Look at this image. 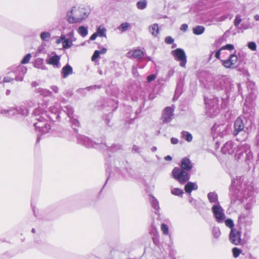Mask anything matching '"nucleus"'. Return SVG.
Instances as JSON below:
<instances>
[{
  "label": "nucleus",
  "mask_w": 259,
  "mask_h": 259,
  "mask_svg": "<svg viewBox=\"0 0 259 259\" xmlns=\"http://www.w3.org/2000/svg\"><path fill=\"white\" fill-rule=\"evenodd\" d=\"M72 42V39L65 38L63 42V48L64 49L70 48L73 45Z\"/></svg>",
  "instance_id": "nucleus-31"
},
{
  "label": "nucleus",
  "mask_w": 259,
  "mask_h": 259,
  "mask_svg": "<svg viewBox=\"0 0 259 259\" xmlns=\"http://www.w3.org/2000/svg\"><path fill=\"white\" fill-rule=\"evenodd\" d=\"M238 29H246L248 28V26L247 25H245V24H242L241 25V26L240 28H238Z\"/></svg>",
  "instance_id": "nucleus-56"
},
{
  "label": "nucleus",
  "mask_w": 259,
  "mask_h": 259,
  "mask_svg": "<svg viewBox=\"0 0 259 259\" xmlns=\"http://www.w3.org/2000/svg\"><path fill=\"white\" fill-rule=\"evenodd\" d=\"M244 128V125L241 118H238L234 123V134L237 135L239 132L242 131Z\"/></svg>",
  "instance_id": "nucleus-12"
},
{
  "label": "nucleus",
  "mask_w": 259,
  "mask_h": 259,
  "mask_svg": "<svg viewBox=\"0 0 259 259\" xmlns=\"http://www.w3.org/2000/svg\"><path fill=\"white\" fill-rule=\"evenodd\" d=\"M34 66L38 69H45L46 67L44 64V60L41 58H37L34 63Z\"/></svg>",
  "instance_id": "nucleus-21"
},
{
  "label": "nucleus",
  "mask_w": 259,
  "mask_h": 259,
  "mask_svg": "<svg viewBox=\"0 0 259 259\" xmlns=\"http://www.w3.org/2000/svg\"><path fill=\"white\" fill-rule=\"evenodd\" d=\"M170 142L172 144L175 145L178 143L179 140L176 138H171L170 139Z\"/></svg>",
  "instance_id": "nucleus-54"
},
{
  "label": "nucleus",
  "mask_w": 259,
  "mask_h": 259,
  "mask_svg": "<svg viewBox=\"0 0 259 259\" xmlns=\"http://www.w3.org/2000/svg\"><path fill=\"white\" fill-rule=\"evenodd\" d=\"M231 242L234 245H238L241 241V233L235 229H232L231 230L229 235Z\"/></svg>",
  "instance_id": "nucleus-10"
},
{
  "label": "nucleus",
  "mask_w": 259,
  "mask_h": 259,
  "mask_svg": "<svg viewBox=\"0 0 259 259\" xmlns=\"http://www.w3.org/2000/svg\"><path fill=\"white\" fill-rule=\"evenodd\" d=\"M205 30L203 26H197L193 28V32L195 35H200L202 34Z\"/></svg>",
  "instance_id": "nucleus-29"
},
{
  "label": "nucleus",
  "mask_w": 259,
  "mask_h": 259,
  "mask_svg": "<svg viewBox=\"0 0 259 259\" xmlns=\"http://www.w3.org/2000/svg\"><path fill=\"white\" fill-rule=\"evenodd\" d=\"M223 51L222 50L221 48L215 53V57L218 59H220V56L222 53H223Z\"/></svg>",
  "instance_id": "nucleus-48"
},
{
  "label": "nucleus",
  "mask_w": 259,
  "mask_h": 259,
  "mask_svg": "<svg viewBox=\"0 0 259 259\" xmlns=\"http://www.w3.org/2000/svg\"><path fill=\"white\" fill-rule=\"evenodd\" d=\"M212 234H213V236L216 238H219L220 235H221V231L219 229V227H215L213 228L212 229Z\"/></svg>",
  "instance_id": "nucleus-37"
},
{
  "label": "nucleus",
  "mask_w": 259,
  "mask_h": 259,
  "mask_svg": "<svg viewBox=\"0 0 259 259\" xmlns=\"http://www.w3.org/2000/svg\"><path fill=\"white\" fill-rule=\"evenodd\" d=\"M181 169L185 170H190L192 167V164L189 159L185 157L181 160Z\"/></svg>",
  "instance_id": "nucleus-14"
},
{
  "label": "nucleus",
  "mask_w": 259,
  "mask_h": 259,
  "mask_svg": "<svg viewBox=\"0 0 259 259\" xmlns=\"http://www.w3.org/2000/svg\"><path fill=\"white\" fill-rule=\"evenodd\" d=\"M171 193L172 195H176V196H181L182 195L184 192L183 191L179 188H172L170 190Z\"/></svg>",
  "instance_id": "nucleus-35"
},
{
  "label": "nucleus",
  "mask_w": 259,
  "mask_h": 259,
  "mask_svg": "<svg viewBox=\"0 0 259 259\" xmlns=\"http://www.w3.org/2000/svg\"><path fill=\"white\" fill-rule=\"evenodd\" d=\"M52 89L55 93H57L58 91V88L56 86L52 87Z\"/></svg>",
  "instance_id": "nucleus-57"
},
{
  "label": "nucleus",
  "mask_w": 259,
  "mask_h": 259,
  "mask_svg": "<svg viewBox=\"0 0 259 259\" xmlns=\"http://www.w3.org/2000/svg\"><path fill=\"white\" fill-rule=\"evenodd\" d=\"M60 106L58 103H56L53 107H50V111L52 113L57 114L56 117L58 118L59 114Z\"/></svg>",
  "instance_id": "nucleus-34"
},
{
  "label": "nucleus",
  "mask_w": 259,
  "mask_h": 259,
  "mask_svg": "<svg viewBox=\"0 0 259 259\" xmlns=\"http://www.w3.org/2000/svg\"><path fill=\"white\" fill-rule=\"evenodd\" d=\"M207 197L210 203H214V204H219L218 195L215 192L209 193L207 195Z\"/></svg>",
  "instance_id": "nucleus-18"
},
{
  "label": "nucleus",
  "mask_w": 259,
  "mask_h": 259,
  "mask_svg": "<svg viewBox=\"0 0 259 259\" xmlns=\"http://www.w3.org/2000/svg\"><path fill=\"white\" fill-rule=\"evenodd\" d=\"M65 37L66 36L65 35H64V34L61 35L60 36V37L56 40V44H59L61 43L63 44V42L64 41Z\"/></svg>",
  "instance_id": "nucleus-46"
},
{
  "label": "nucleus",
  "mask_w": 259,
  "mask_h": 259,
  "mask_svg": "<svg viewBox=\"0 0 259 259\" xmlns=\"http://www.w3.org/2000/svg\"><path fill=\"white\" fill-rule=\"evenodd\" d=\"M204 101L206 105L207 114L211 117L216 116L220 111L218 108V99L215 98L211 99L205 98Z\"/></svg>",
  "instance_id": "nucleus-2"
},
{
  "label": "nucleus",
  "mask_w": 259,
  "mask_h": 259,
  "mask_svg": "<svg viewBox=\"0 0 259 259\" xmlns=\"http://www.w3.org/2000/svg\"><path fill=\"white\" fill-rule=\"evenodd\" d=\"M15 108L11 107L8 109L2 110L1 111V113L7 116L11 117L15 114Z\"/></svg>",
  "instance_id": "nucleus-24"
},
{
  "label": "nucleus",
  "mask_w": 259,
  "mask_h": 259,
  "mask_svg": "<svg viewBox=\"0 0 259 259\" xmlns=\"http://www.w3.org/2000/svg\"><path fill=\"white\" fill-rule=\"evenodd\" d=\"M248 47L251 51H255L256 50V45L255 42L251 41L248 44Z\"/></svg>",
  "instance_id": "nucleus-45"
},
{
  "label": "nucleus",
  "mask_w": 259,
  "mask_h": 259,
  "mask_svg": "<svg viewBox=\"0 0 259 259\" xmlns=\"http://www.w3.org/2000/svg\"><path fill=\"white\" fill-rule=\"evenodd\" d=\"M225 129V127H224V125H218V126L215 125L212 128V130L214 131L215 132H216L217 133L221 132V131H222V132H221L223 133Z\"/></svg>",
  "instance_id": "nucleus-40"
},
{
  "label": "nucleus",
  "mask_w": 259,
  "mask_h": 259,
  "mask_svg": "<svg viewBox=\"0 0 259 259\" xmlns=\"http://www.w3.org/2000/svg\"><path fill=\"white\" fill-rule=\"evenodd\" d=\"M50 129L51 127L49 124H45V126H44L43 128H41V131L38 132L41 134H44L48 132Z\"/></svg>",
  "instance_id": "nucleus-44"
},
{
  "label": "nucleus",
  "mask_w": 259,
  "mask_h": 259,
  "mask_svg": "<svg viewBox=\"0 0 259 259\" xmlns=\"http://www.w3.org/2000/svg\"><path fill=\"white\" fill-rule=\"evenodd\" d=\"M175 46H176V45H173V46H172V48H174V47H175Z\"/></svg>",
  "instance_id": "nucleus-64"
},
{
  "label": "nucleus",
  "mask_w": 259,
  "mask_h": 259,
  "mask_svg": "<svg viewBox=\"0 0 259 259\" xmlns=\"http://www.w3.org/2000/svg\"><path fill=\"white\" fill-rule=\"evenodd\" d=\"M130 26L131 25L129 23H122L117 27V29L121 32H123L126 31L130 27Z\"/></svg>",
  "instance_id": "nucleus-30"
},
{
  "label": "nucleus",
  "mask_w": 259,
  "mask_h": 259,
  "mask_svg": "<svg viewBox=\"0 0 259 259\" xmlns=\"http://www.w3.org/2000/svg\"><path fill=\"white\" fill-rule=\"evenodd\" d=\"M156 149H156V147H153V148H152V150L153 151H155L156 150Z\"/></svg>",
  "instance_id": "nucleus-63"
},
{
  "label": "nucleus",
  "mask_w": 259,
  "mask_h": 259,
  "mask_svg": "<svg viewBox=\"0 0 259 259\" xmlns=\"http://www.w3.org/2000/svg\"><path fill=\"white\" fill-rule=\"evenodd\" d=\"M225 223L226 226L231 228V229H234V223L232 220L228 219L225 220Z\"/></svg>",
  "instance_id": "nucleus-39"
},
{
  "label": "nucleus",
  "mask_w": 259,
  "mask_h": 259,
  "mask_svg": "<svg viewBox=\"0 0 259 259\" xmlns=\"http://www.w3.org/2000/svg\"><path fill=\"white\" fill-rule=\"evenodd\" d=\"M254 19L256 21H259V15H257V14H256L255 15H254Z\"/></svg>",
  "instance_id": "nucleus-60"
},
{
  "label": "nucleus",
  "mask_w": 259,
  "mask_h": 259,
  "mask_svg": "<svg viewBox=\"0 0 259 259\" xmlns=\"http://www.w3.org/2000/svg\"><path fill=\"white\" fill-rule=\"evenodd\" d=\"M77 31L82 37H84L88 33V27L84 26H80L78 28Z\"/></svg>",
  "instance_id": "nucleus-25"
},
{
  "label": "nucleus",
  "mask_w": 259,
  "mask_h": 259,
  "mask_svg": "<svg viewBox=\"0 0 259 259\" xmlns=\"http://www.w3.org/2000/svg\"><path fill=\"white\" fill-rule=\"evenodd\" d=\"M144 56V52L140 49H136L130 51L127 54V56L135 59H140Z\"/></svg>",
  "instance_id": "nucleus-13"
},
{
  "label": "nucleus",
  "mask_w": 259,
  "mask_h": 259,
  "mask_svg": "<svg viewBox=\"0 0 259 259\" xmlns=\"http://www.w3.org/2000/svg\"><path fill=\"white\" fill-rule=\"evenodd\" d=\"M213 213L219 223H221L225 218L224 210L219 204H214L212 207Z\"/></svg>",
  "instance_id": "nucleus-7"
},
{
  "label": "nucleus",
  "mask_w": 259,
  "mask_h": 259,
  "mask_svg": "<svg viewBox=\"0 0 259 259\" xmlns=\"http://www.w3.org/2000/svg\"><path fill=\"white\" fill-rule=\"evenodd\" d=\"M242 20L241 18L239 15H237L235 17L234 24L236 27H238L239 24L241 23Z\"/></svg>",
  "instance_id": "nucleus-41"
},
{
  "label": "nucleus",
  "mask_w": 259,
  "mask_h": 259,
  "mask_svg": "<svg viewBox=\"0 0 259 259\" xmlns=\"http://www.w3.org/2000/svg\"><path fill=\"white\" fill-rule=\"evenodd\" d=\"M197 186L193 182H189L185 187V190L188 193H191L193 190H196Z\"/></svg>",
  "instance_id": "nucleus-20"
},
{
  "label": "nucleus",
  "mask_w": 259,
  "mask_h": 259,
  "mask_svg": "<svg viewBox=\"0 0 259 259\" xmlns=\"http://www.w3.org/2000/svg\"><path fill=\"white\" fill-rule=\"evenodd\" d=\"M181 136L182 138L185 139L188 142H190L192 141V135L188 132L182 131L181 133Z\"/></svg>",
  "instance_id": "nucleus-26"
},
{
  "label": "nucleus",
  "mask_w": 259,
  "mask_h": 259,
  "mask_svg": "<svg viewBox=\"0 0 259 259\" xmlns=\"http://www.w3.org/2000/svg\"><path fill=\"white\" fill-rule=\"evenodd\" d=\"M107 52V49L106 48H102L101 50H96L93 55L92 57V61L95 62L96 60L99 58L100 55L105 54Z\"/></svg>",
  "instance_id": "nucleus-19"
},
{
  "label": "nucleus",
  "mask_w": 259,
  "mask_h": 259,
  "mask_svg": "<svg viewBox=\"0 0 259 259\" xmlns=\"http://www.w3.org/2000/svg\"><path fill=\"white\" fill-rule=\"evenodd\" d=\"M31 58V55L30 54H27L26 56H24L23 59L22 60L21 62V64H25L28 63Z\"/></svg>",
  "instance_id": "nucleus-38"
},
{
  "label": "nucleus",
  "mask_w": 259,
  "mask_h": 259,
  "mask_svg": "<svg viewBox=\"0 0 259 259\" xmlns=\"http://www.w3.org/2000/svg\"><path fill=\"white\" fill-rule=\"evenodd\" d=\"M222 50H223V51L225 50H229V51H232L234 49V47L233 45L231 44H228L226 46H223L221 47Z\"/></svg>",
  "instance_id": "nucleus-43"
},
{
  "label": "nucleus",
  "mask_w": 259,
  "mask_h": 259,
  "mask_svg": "<svg viewBox=\"0 0 259 259\" xmlns=\"http://www.w3.org/2000/svg\"><path fill=\"white\" fill-rule=\"evenodd\" d=\"M64 109H63L64 111L65 112L68 116L71 119L72 118V115L73 112V109L72 107L70 105H67L66 106L64 107Z\"/></svg>",
  "instance_id": "nucleus-32"
},
{
  "label": "nucleus",
  "mask_w": 259,
  "mask_h": 259,
  "mask_svg": "<svg viewBox=\"0 0 259 259\" xmlns=\"http://www.w3.org/2000/svg\"><path fill=\"white\" fill-rule=\"evenodd\" d=\"M232 252H233L234 257L235 258H237V257L239 256V255L241 253V251L238 248L234 247L232 249Z\"/></svg>",
  "instance_id": "nucleus-42"
},
{
  "label": "nucleus",
  "mask_w": 259,
  "mask_h": 259,
  "mask_svg": "<svg viewBox=\"0 0 259 259\" xmlns=\"http://www.w3.org/2000/svg\"><path fill=\"white\" fill-rule=\"evenodd\" d=\"M147 2L146 0H141L137 2V7L138 9L144 10L147 7Z\"/></svg>",
  "instance_id": "nucleus-33"
},
{
  "label": "nucleus",
  "mask_w": 259,
  "mask_h": 259,
  "mask_svg": "<svg viewBox=\"0 0 259 259\" xmlns=\"http://www.w3.org/2000/svg\"><path fill=\"white\" fill-rule=\"evenodd\" d=\"M67 36L68 37H69V39H72L73 41H75V38L74 37V32L73 31H71L70 32H69L68 34H67Z\"/></svg>",
  "instance_id": "nucleus-51"
},
{
  "label": "nucleus",
  "mask_w": 259,
  "mask_h": 259,
  "mask_svg": "<svg viewBox=\"0 0 259 259\" xmlns=\"http://www.w3.org/2000/svg\"><path fill=\"white\" fill-rule=\"evenodd\" d=\"M236 200L233 198H231V203H235Z\"/></svg>",
  "instance_id": "nucleus-62"
},
{
  "label": "nucleus",
  "mask_w": 259,
  "mask_h": 259,
  "mask_svg": "<svg viewBox=\"0 0 259 259\" xmlns=\"http://www.w3.org/2000/svg\"><path fill=\"white\" fill-rule=\"evenodd\" d=\"M90 11L82 6H74L67 12V20L69 23H80L87 19Z\"/></svg>",
  "instance_id": "nucleus-1"
},
{
  "label": "nucleus",
  "mask_w": 259,
  "mask_h": 259,
  "mask_svg": "<svg viewBox=\"0 0 259 259\" xmlns=\"http://www.w3.org/2000/svg\"><path fill=\"white\" fill-rule=\"evenodd\" d=\"M132 72L133 74L135 77H137L139 75V74L137 71V68L135 66L133 67Z\"/></svg>",
  "instance_id": "nucleus-52"
},
{
  "label": "nucleus",
  "mask_w": 259,
  "mask_h": 259,
  "mask_svg": "<svg viewBox=\"0 0 259 259\" xmlns=\"http://www.w3.org/2000/svg\"><path fill=\"white\" fill-rule=\"evenodd\" d=\"M174 41V39L170 36H167L165 38V42L167 44H171L173 43Z\"/></svg>",
  "instance_id": "nucleus-47"
},
{
  "label": "nucleus",
  "mask_w": 259,
  "mask_h": 259,
  "mask_svg": "<svg viewBox=\"0 0 259 259\" xmlns=\"http://www.w3.org/2000/svg\"><path fill=\"white\" fill-rule=\"evenodd\" d=\"M171 53L177 61L180 62V66L185 67L187 62V58L184 51L182 49H177L172 51Z\"/></svg>",
  "instance_id": "nucleus-5"
},
{
  "label": "nucleus",
  "mask_w": 259,
  "mask_h": 259,
  "mask_svg": "<svg viewBox=\"0 0 259 259\" xmlns=\"http://www.w3.org/2000/svg\"><path fill=\"white\" fill-rule=\"evenodd\" d=\"M160 228L164 235H168L169 234L168 227L167 225L163 223L161 224Z\"/></svg>",
  "instance_id": "nucleus-36"
},
{
  "label": "nucleus",
  "mask_w": 259,
  "mask_h": 259,
  "mask_svg": "<svg viewBox=\"0 0 259 259\" xmlns=\"http://www.w3.org/2000/svg\"><path fill=\"white\" fill-rule=\"evenodd\" d=\"M164 159L165 160L170 161L172 160V157L169 155H167L164 157Z\"/></svg>",
  "instance_id": "nucleus-58"
},
{
  "label": "nucleus",
  "mask_w": 259,
  "mask_h": 259,
  "mask_svg": "<svg viewBox=\"0 0 259 259\" xmlns=\"http://www.w3.org/2000/svg\"><path fill=\"white\" fill-rule=\"evenodd\" d=\"M97 87L96 85H94V86H92V87H90L88 88L89 90H91V89H97Z\"/></svg>",
  "instance_id": "nucleus-61"
},
{
  "label": "nucleus",
  "mask_w": 259,
  "mask_h": 259,
  "mask_svg": "<svg viewBox=\"0 0 259 259\" xmlns=\"http://www.w3.org/2000/svg\"><path fill=\"white\" fill-rule=\"evenodd\" d=\"M73 72L72 68L68 64L64 66L62 69V74L64 78L71 74Z\"/></svg>",
  "instance_id": "nucleus-16"
},
{
  "label": "nucleus",
  "mask_w": 259,
  "mask_h": 259,
  "mask_svg": "<svg viewBox=\"0 0 259 259\" xmlns=\"http://www.w3.org/2000/svg\"><path fill=\"white\" fill-rule=\"evenodd\" d=\"M37 122L34 123V126L36 130L38 132L41 131V128H43L45 126V124H47L44 118H37Z\"/></svg>",
  "instance_id": "nucleus-17"
},
{
  "label": "nucleus",
  "mask_w": 259,
  "mask_h": 259,
  "mask_svg": "<svg viewBox=\"0 0 259 259\" xmlns=\"http://www.w3.org/2000/svg\"><path fill=\"white\" fill-rule=\"evenodd\" d=\"M188 25L186 24H183L181 26L180 30L183 32H186L188 29Z\"/></svg>",
  "instance_id": "nucleus-50"
},
{
  "label": "nucleus",
  "mask_w": 259,
  "mask_h": 259,
  "mask_svg": "<svg viewBox=\"0 0 259 259\" xmlns=\"http://www.w3.org/2000/svg\"><path fill=\"white\" fill-rule=\"evenodd\" d=\"M222 62L223 65L226 68H236L239 65L238 57L234 54L230 55L229 59L222 60Z\"/></svg>",
  "instance_id": "nucleus-6"
},
{
  "label": "nucleus",
  "mask_w": 259,
  "mask_h": 259,
  "mask_svg": "<svg viewBox=\"0 0 259 259\" xmlns=\"http://www.w3.org/2000/svg\"><path fill=\"white\" fill-rule=\"evenodd\" d=\"M84 145H85V146H87L88 147H91L93 146L91 142H88V143L87 144L84 143Z\"/></svg>",
  "instance_id": "nucleus-59"
},
{
  "label": "nucleus",
  "mask_w": 259,
  "mask_h": 259,
  "mask_svg": "<svg viewBox=\"0 0 259 259\" xmlns=\"http://www.w3.org/2000/svg\"><path fill=\"white\" fill-rule=\"evenodd\" d=\"M17 70L21 71V73L20 75H16L15 74V77H13L12 76V74H14V73H9L8 75L4 77L3 81H14V80L15 81H22L23 79V75L26 72V68L22 66H19L18 67Z\"/></svg>",
  "instance_id": "nucleus-8"
},
{
  "label": "nucleus",
  "mask_w": 259,
  "mask_h": 259,
  "mask_svg": "<svg viewBox=\"0 0 259 259\" xmlns=\"http://www.w3.org/2000/svg\"><path fill=\"white\" fill-rule=\"evenodd\" d=\"M60 57L54 54L47 60V62L48 64L53 65L54 67L59 68L60 67Z\"/></svg>",
  "instance_id": "nucleus-11"
},
{
  "label": "nucleus",
  "mask_w": 259,
  "mask_h": 259,
  "mask_svg": "<svg viewBox=\"0 0 259 259\" xmlns=\"http://www.w3.org/2000/svg\"><path fill=\"white\" fill-rule=\"evenodd\" d=\"M97 36H98V34H97L96 32H95L91 36L90 39L91 40H94L96 39Z\"/></svg>",
  "instance_id": "nucleus-55"
},
{
  "label": "nucleus",
  "mask_w": 259,
  "mask_h": 259,
  "mask_svg": "<svg viewBox=\"0 0 259 259\" xmlns=\"http://www.w3.org/2000/svg\"><path fill=\"white\" fill-rule=\"evenodd\" d=\"M39 92L40 94L44 96H48L50 94V92L45 89H41L40 91H39Z\"/></svg>",
  "instance_id": "nucleus-49"
},
{
  "label": "nucleus",
  "mask_w": 259,
  "mask_h": 259,
  "mask_svg": "<svg viewBox=\"0 0 259 259\" xmlns=\"http://www.w3.org/2000/svg\"><path fill=\"white\" fill-rule=\"evenodd\" d=\"M149 33L154 37H157L159 33V28L157 23L153 24L149 26Z\"/></svg>",
  "instance_id": "nucleus-15"
},
{
  "label": "nucleus",
  "mask_w": 259,
  "mask_h": 259,
  "mask_svg": "<svg viewBox=\"0 0 259 259\" xmlns=\"http://www.w3.org/2000/svg\"><path fill=\"white\" fill-rule=\"evenodd\" d=\"M246 147L248 148V146H244L243 145L238 146L233 141H228L222 148L221 151L222 153L226 155H230L234 153L235 151L238 152L240 151L244 150Z\"/></svg>",
  "instance_id": "nucleus-3"
},
{
  "label": "nucleus",
  "mask_w": 259,
  "mask_h": 259,
  "mask_svg": "<svg viewBox=\"0 0 259 259\" xmlns=\"http://www.w3.org/2000/svg\"><path fill=\"white\" fill-rule=\"evenodd\" d=\"M15 111L18 114L26 116L28 114V110L24 107H18L15 108Z\"/></svg>",
  "instance_id": "nucleus-28"
},
{
  "label": "nucleus",
  "mask_w": 259,
  "mask_h": 259,
  "mask_svg": "<svg viewBox=\"0 0 259 259\" xmlns=\"http://www.w3.org/2000/svg\"><path fill=\"white\" fill-rule=\"evenodd\" d=\"M51 34L49 32L42 31L40 34V38L43 41L48 42L50 40Z\"/></svg>",
  "instance_id": "nucleus-22"
},
{
  "label": "nucleus",
  "mask_w": 259,
  "mask_h": 259,
  "mask_svg": "<svg viewBox=\"0 0 259 259\" xmlns=\"http://www.w3.org/2000/svg\"><path fill=\"white\" fill-rule=\"evenodd\" d=\"M106 29L103 26L100 25L98 27L96 33L99 37H106Z\"/></svg>",
  "instance_id": "nucleus-23"
},
{
  "label": "nucleus",
  "mask_w": 259,
  "mask_h": 259,
  "mask_svg": "<svg viewBox=\"0 0 259 259\" xmlns=\"http://www.w3.org/2000/svg\"><path fill=\"white\" fill-rule=\"evenodd\" d=\"M174 108L172 107H166L162 113V120L164 123L169 122L174 116Z\"/></svg>",
  "instance_id": "nucleus-9"
},
{
  "label": "nucleus",
  "mask_w": 259,
  "mask_h": 259,
  "mask_svg": "<svg viewBox=\"0 0 259 259\" xmlns=\"http://www.w3.org/2000/svg\"><path fill=\"white\" fill-rule=\"evenodd\" d=\"M156 78L155 74H151L147 76V81H153Z\"/></svg>",
  "instance_id": "nucleus-53"
},
{
  "label": "nucleus",
  "mask_w": 259,
  "mask_h": 259,
  "mask_svg": "<svg viewBox=\"0 0 259 259\" xmlns=\"http://www.w3.org/2000/svg\"><path fill=\"white\" fill-rule=\"evenodd\" d=\"M172 174L174 178L182 184L185 183L189 179L187 172L180 168H174L172 170Z\"/></svg>",
  "instance_id": "nucleus-4"
},
{
  "label": "nucleus",
  "mask_w": 259,
  "mask_h": 259,
  "mask_svg": "<svg viewBox=\"0 0 259 259\" xmlns=\"http://www.w3.org/2000/svg\"><path fill=\"white\" fill-rule=\"evenodd\" d=\"M152 207L155 210H158L159 209V203L157 200L153 196H151L149 198Z\"/></svg>",
  "instance_id": "nucleus-27"
}]
</instances>
